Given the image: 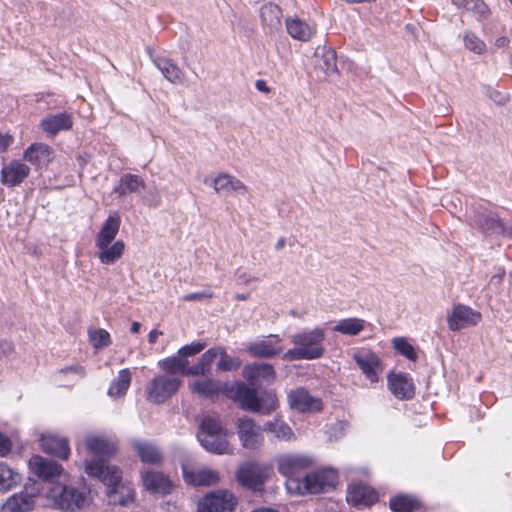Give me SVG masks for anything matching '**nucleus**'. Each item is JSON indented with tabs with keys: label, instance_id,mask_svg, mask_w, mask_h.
I'll use <instances>...</instances> for the list:
<instances>
[{
	"label": "nucleus",
	"instance_id": "obj_33",
	"mask_svg": "<svg viewBox=\"0 0 512 512\" xmlns=\"http://www.w3.org/2000/svg\"><path fill=\"white\" fill-rule=\"evenodd\" d=\"M142 482L144 487L151 492L167 494L171 490L170 480L160 472H146L142 476Z\"/></svg>",
	"mask_w": 512,
	"mask_h": 512
},
{
	"label": "nucleus",
	"instance_id": "obj_64",
	"mask_svg": "<svg viewBox=\"0 0 512 512\" xmlns=\"http://www.w3.org/2000/svg\"><path fill=\"white\" fill-rule=\"evenodd\" d=\"M284 246H285V238H280L275 245V249L282 250L284 248Z\"/></svg>",
	"mask_w": 512,
	"mask_h": 512
},
{
	"label": "nucleus",
	"instance_id": "obj_35",
	"mask_svg": "<svg viewBox=\"0 0 512 512\" xmlns=\"http://www.w3.org/2000/svg\"><path fill=\"white\" fill-rule=\"evenodd\" d=\"M145 188L144 180L135 174H124L114 192L119 196H125L131 193H138L141 189Z\"/></svg>",
	"mask_w": 512,
	"mask_h": 512
},
{
	"label": "nucleus",
	"instance_id": "obj_49",
	"mask_svg": "<svg viewBox=\"0 0 512 512\" xmlns=\"http://www.w3.org/2000/svg\"><path fill=\"white\" fill-rule=\"evenodd\" d=\"M477 15L480 19L487 18L491 11L483 0H470L468 10Z\"/></svg>",
	"mask_w": 512,
	"mask_h": 512
},
{
	"label": "nucleus",
	"instance_id": "obj_51",
	"mask_svg": "<svg viewBox=\"0 0 512 512\" xmlns=\"http://www.w3.org/2000/svg\"><path fill=\"white\" fill-rule=\"evenodd\" d=\"M218 351V347H214L202 354L198 363L204 368V370H206L207 373L210 371L212 362L218 356Z\"/></svg>",
	"mask_w": 512,
	"mask_h": 512
},
{
	"label": "nucleus",
	"instance_id": "obj_22",
	"mask_svg": "<svg viewBox=\"0 0 512 512\" xmlns=\"http://www.w3.org/2000/svg\"><path fill=\"white\" fill-rule=\"evenodd\" d=\"M388 385L392 394L398 399H411L415 394L413 379L407 373L389 375Z\"/></svg>",
	"mask_w": 512,
	"mask_h": 512
},
{
	"label": "nucleus",
	"instance_id": "obj_15",
	"mask_svg": "<svg viewBox=\"0 0 512 512\" xmlns=\"http://www.w3.org/2000/svg\"><path fill=\"white\" fill-rule=\"evenodd\" d=\"M31 471L47 482H55L64 475V469L57 462L36 455L29 460Z\"/></svg>",
	"mask_w": 512,
	"mask_h": 512
},
{
	"label": "nucleus",
	"instance_id": "obj_24",
	"mask_svg": "<svg viewBox=\"0 0 512 512\" xmlns=\"http://www.w3.org/2000/svg\"><path fill=\"white\" fill-rule=\"evenodd\" d=\"M40 445L44 452L66 460L70 455L68 440L56 434H42Z\"/></svg>",
	"mask_w": 512,
	"mask_h": 512
},
{
	"label": "nucleus",
	"instance_id": "obj_32",
	"mask_svg": "<svg viewBox=\"0 0 512 512\" xmlns=\"http://www.w3.org/2000/svg\"><path fill=\"white\" fill-rule=\"evenodd\" d=\"M34 506V495L27 492L14 494L3 504L1 512H29Z\"/></svg>",
	"mask_w": 512,
	"mask_h": 512
},
{
	"label": "nucleus",
	"instance_id": "obj_13",
	"mask_svg": "<svg viewBox=\"0 0 512 512\" xmlns=\"http://www.w3.org/2000/svg\"><path fill=\"white\" fill-rule=\"evenodd\" d=\"M480 320V312L463 304L454 305L451 313H449L447 317L448 327L451 331H459L470 326H475Z\"/></svg>",
	"mask_w": 512,
	"mask_h": 512
},
{
	"label": "nucleus",
	"instance_id": "obj_40",
	"mask_svg": "<svg viewBox=\"0 0 512 512\" xmlns=\"http://www.w3.org/2000/svg\"><path fill=\"white\" fill-rule=\"evenodd\" d=\"M132 380L131 372L128 368H124L119 371L117 378H115L108 390V394L111 397L123 396L128 390Z\"/></svg>",
	"mask_w": 512,
	"mask_h": 512
},
{
	"label": "nucleus",
	"instance_id": "obj_43",
	"mask_svg": "<svg viewBox=\"0 0 512 512\" xmlns=\"http://www.w3.org/2000/svg\"><path fill=\"white\" fill-rule=\"evenodd\" d=\"M159 367L169 374H184L185 367L188 365V360L182 356H172L160 360L158 362Z\"/></svg>",
	"mask_w": 512,
	"mask_h": 512
},
{
	"label": "nucleus",
	"instance_id": "obj_45",
	"mask_svg": "<svg viewBox=\"0 0 512 512\" xmlns=\"http://www.w3.org/2000/svg\"><path fill=\"white\" fill-rule=\"evenodd\" d=\"M89 341L96 349L107 347L111 343L110 334L102 328L90 329L88 331Z\"/></svg>",
	"mask_w": 512,
	"mask_h": 512
},
{
	"label": "nucleus",
	"instance_id": "obj_36",
	"mask_svg": "<svg viewBox=\"0 0 512 512\" xmlns=\"http://www.w3.org/2000/svg\"><path fill=\"white\" fill-rule=\"evenodd\" d=\"M99 260L102 264L110 265L120 259L125 250V244L122 240L115 241L114 243L98 246Z\"/></svg>",
	"mask_w": 512,
	"mask_h": 512
},
{
	"label": "nucleus",
	"instance_id": "obj_54",
	"mask_svg": "<svg viewBox=\"0 0 512 512\" xmlns=\"http://www.w3.org/2000/svg\"><path fill=\"white\" fill-rule=\"evenodd\" d=\"M207 372L204 370V368L199 364H195L191 367H188V365L185 367L184 374L186 376H204Z\"/></svg>",
	"mask_w": 512,
	"mask_h": 512
},
{
	"label": "nucleus",
	"instance_id": "obj_7",
	"mask_svg": "<svg viewBox=\"0 0 512 512\" xmlns=\"http://www.w3.org/2000/svg\"><path fill=\"white\" fill-rule=\"evenodd\" d=\"M226 396L237 401L243 410L262 412V402L257 395L256 386H248L243 382H236L226 387Z\"/></svg>",
	"mask_w": 512,
	"mask_h": 512
},
{
	"label": "nucleus",
	"instance_id": "obj_47",
	"mask_svg": "<svg viewBox=\"0 0 512 512\" xmlns=\"http://www.w3.org/2000/svg\"><path fill=\"white\" fill-rule=\"evenodd\" d=\"M394 349L405 356L409 360L415 361L417 359V353L414 347L403 337H397L392 340Z\"/></svg>",
	"mask_w": 512,
	"mask_h": 512
},
{
	"label": "nucleus",
	"instance_id": "obj_59",
	"mask_svg": "<svg viewBox=\"0 0 512 512\" xmlns=\"http://www.w3.org/2000/svg\"><path fill=\"white\" fill-rule=\"evenodd\" d=\"M255 87L257 90L263 93H269L270 88L267 86L266 82L264 80H257L255 83Z\"/></svg>",
	"mask_w": 512,
	"mask_h": 512
},
{
	"label": "nucleus",
	"instance_id": "obj_10",
	"mask_svg": "<svg viewBox=\"0 0 512 512\" xmlns=\"http://www.w3.org/2000/svg\"><path fill=\"white\" fill-rule=\"evenodd\" d=\"M467 219L471 226L486 234H500L504 230L501 220L481 205L471 206L467 211Z\"/></svg>",
	"mask_w": 512,
	"mask_h": 512
},
{
	"label": "nucleus",
	"instance_id": "obj_23",
	"mask_svg": "<svg viewBox=\"0 0 512 512\" xmlns=\"http://www.w3.org/2000/svg\"><path fill=\"white\" fill-rule=\"evenodd\" d=\"M363 374L371 381L377 382L378 375L382 372V365L379 357L373 352H357L353 356Z\"/></svg>",
	"mask_w": 512,
	"mask_h": 512
},
{
	"label": "nucleus",
	"instance_id": "obj_27",
	"mask_svg": "<svg viewBox=\"0 0 512 512\" xmlns=\"http://www.w3.org/2000/svg\"><path fill=\"white\" fill-rule=\"evenodd\" d=\"M189 386L193 393H196L201 397L213 400L217 398L221 393L226 395V387H229L230 384H223L218 380L209 378L194 381Z\"/></svg>",
	"mask_w": 512,
	"mask_h": 512
},
{
	"label": "nucleus",
	"instance_id": "obj_2",
	"mask_svg": "<svg viewBox=\"0 0 512 512\" xmlns=\"http://www.w3.org/2000/svg\"><path fill=\"white\" fill-rule=\"evenodd\" d=\"M86 473L99 479L108 487L107 495L110 504L125 506L133 501L134 491L129 486L121 484V472L118 467L98 461L88 464Z\"/></svg>",
	"mask_w": 512,
	"mask_h": 512
},
{
	"label": "nucleus",
	"instance_id": "obj_50",
	"mask_svg": "<svg viewBox=\"0 0 512 512\" xmlns=\"http://www.w3.org/2000/svg\"><path fill=\"white\" fill-rule=\"evenodd\" d=\"M206 346L205 342H193L191 344L185 345L178 350V355L182 356L184 359L188 356H194L200 353Z\"/></svg>",
	"mask_w": 512,
	"mask_h": 512
},
{
	"label": "nucleus",
	"instance_id": "obj_61",
	"mask_svg": "<svg viewBox=\"0 0 512 512\" xmlns=\"http://www.w3.org/2000/svg\"><path fill=\"white\" fill-rule=\"evenodd\" d=\"M452 3L458 7L468 10V5L470 4V0H452Z\"/></svg>",
	"mask_w": 512,
	"mask_h": 512
},
{
	"label": "nucleus",
	"instance_id": "obj_25",
	"mask_svg": "<svg viewBox=\"0 0 512 512\" xmlns=\"http://www.w3.org/2000/svg\"><path fill=\"white\" fill-rule=\"evenodd\" d=\"M54 155L53 149L45 143H33L25 151L23 158L37 169L46 167Z\"/></svg>",
	"mask_w": 512,
	"mask_h": 512
},
{
	"label": "nucleus",
	"instance_id": "obj_53",
	"mask_svg": "<svg viewBox=\"0 0 512 512\" xmlns=\"http://www.w3.org/2000/svg\"><path fill=\"white\" fill-rule=\"evenodd\" d=\"M12 449L11 440L0 432V457L6 456Z\"/></svg>",
	"mask_w": 512,
	"mask_h": 512
},
{
	"label": "nucleus",
	"instance_id": "obj_37",
	"mask_svg": "<svg viewBox=\"0 0 512 512\" xmlns=\"http://www.w3.org/2000/svg\"><path fill=\"white\" fill-rule=\"evenodd\" d=\"M286 29L292 38L303 42L308 41L313 34L312 28L298 18H287Z\"/></svg>",
	"mask_w": 512,
	"mask_h": 512
},
{
	"label": "nucleus",
	"instance_id": "obj_55",
	"mask_svg": "<svg viewBox=\"0 0 512 512\" xmlns=\"http://www.w3.org/2000/svg\"><path fill=\"white\" fill-rule=\"evenodd\" d=\"M67 373H74V374L78 375L80 378H83L86 375L85 368L81 365H73V366L65 367L59 371L60 375L67 374Z\"/></svg>",
	"mask_w": 512,
	"mask_h": 512
},
{
	"label": "nucleus",
	"instance_id": "obj_3",
	"mask_svg": "<svg viewBox=\"0 0 512 512\" xmlns=\"http://www.w3.org/2000/svg\"><path fill=\"white\" fill-rule=\"evenodd\" d=\"M228 436L219 415L208 413L203 416L197 437L205 450L214 454H232L233 447Z\"/></svg>",
	"mask_w": 512,
	"mask_h": 512
},
{
	"label": "nucleus",
	"instance_id": "obj_18",
	"mask_svg": "<svg viewBox=\"0 0 512 512\" xmlns=\"http://www.w3.org/2000/svg\"><path fill=\"white\" fill-rule=\"evenodd\" d=\"M30 168L21 160H12L1 169V183L6 187H15L29 176Z\"/></svg>",
	"mask_w": 512,
	"mask_h": 512
},
{
	"label": "nucleus",
	"instance_id": "obj_20",
	"mask_svg": "<svg viewBox=\"0 0 512 512\" xmlns=\"http://www.w3.org/2000/svg\"><path fill=\"white\" fill-rule=\"evenodd\" d=\"M87 449L96 457H99L98 460L86 462V465L90 463H96L98 461H103L105 465L106 461L105 457H111L117 451V444L113 440L104 437V436H88L86 439ZM87 466H85V469Z\"/></svg>",
	"mask_w": 512,
	"mask_h": 512
},
{
	"label": "nucleus",
	"instance_id": "obj_38",
	"mask_svg": "<svg viewBox=\"0 0 512 512\" xmlns=\"http://www.w3.org/2000/svg\"><path fill=\"white\" fill-rule=\"evenodd\" d=\"M154 64L171 83H180L182 81L183 72L172 60L168 58H157L154 60Z\"/></svg>",
	"mask_w": 512,
	"mask_h": 512
},
{
	"label": "nucleus",
	"instance_id": "obj_4",
	"mask_svg": "<svg viewBox=\"0 0 512 512\" xmlns=\"http://www.w3.org/2000/svg\"><path fill=\"white\" fill-rule=\"evenodd\" d=\"M337 482V474L333 469H324L303 475L301 479L286 481V488L295 494H317L327 487L334 486Z\"/></svg>",
	"mask_w": 512,
	"mask_h": 512
},
{
	"label": "nucleus",
	"instance_id": "obj_42",
	"mask_svg": "<svg viewBox=\"0 0 512 512\" xmlns=\"http://www.w3.org/2000/svg\"><path fill=\"white\" fill-rule=\"evenodd\" d=\"M263 430L272 433L276 438L280 440L292 441L295 439V434L292 429L281 420L267 422Z\"/></svg>",
	"mask_w": 512,
	"mask_h": 512
},
{
	"label": "nucleus",
	"instance_id": "obj_12",
	"mask_svg": "<svg viewBox=\"0 0 512 512\" xmlns=\"http://www.w3.org/2000/svg\"><path fill=\"white\" fill-rule=\"evenodd\" d=\"M278 471L289 481L291 479H301L302 472L307 469L311 460L309 457L297 454H283L276 457Z\"/></svg>",
	"mask_w": 512,
	"mask_h": 512
},
{
	"label": "nucleus",
	"instance_id": "obj_5",
	"mask_svg": "<svg viewBox=\"0 0 512 512\" xmlns=\"http://www.w3.org/2000/svg\"><path fill=\"white\" fill-rule=\"evenodd\" d=\"M49 498L61 510L81 509L86 500V489L72 485H55L49 491Z\"/></svg>",
	"mask_w": 512,
	"mask_h": 512
},
{
	"label": "nucleus",
	"instance_id": "obj_8",
	"mask_svg": "<svg viewBox=\"0 0 512 512\" xmlns=\"http://www.w3.org/2000/svg\"><path fill=\"white\" fill-rule=\"evenodd\" d=\"M237 498L228 490H216L206 494L198 503L197 512H233Z\"/></svg>",
	"mask_w": 512,
	"mask_h": 512
},
{
	"label": "nucleus",
	"instance_id": "obj_31",
	"mask_svg": "<svg viewBox=\"0 0 512 512\" xmlns=\"http://www.w3.org/2000/svg\"><path fill=\"white\" fill-rule=\"evenodd\" d=\"M120 217L118 215H110L104 222L99 233L95 239V246H105L114 243L119 228H120Z\"/></svg>",
	"mask_w": 512,
	"mask_h": 512
},
{
	"label": "nucleus",
	"instance_id": "obj_19",
	"mask_svg": "<svg viewBox=\"0 0 512 512\" xmlns=\"http://www.w3.org/2000/svg\"><path fill=\"white\" fill-rule=\"evenodd\" d=\"M242 374L251 386H258L262 381L272 383L276 378L274 367L264 362L246 365Z\"/></svg>",
	"mask_w": 512,
	"mask_h": 512
},
{
	"label": "nucleus",
	"instance_id": "obj_62",
	"mask_svg": "<svg viewBox=\"0 0 512 512\" xmlns=\"http://www.w3.org/2000/svg\"><path fill=\"white\" fill-rule=\"evenodd\" d=\"M141 325L139 322L134 321L131 325V333L136 334L140 331Z\"/></svg>",
	"mask_w": 512,
	"mask_h": 512
},
{
	"label": "nucleus",
	"instance_id": "obj_28",
	"mask_svg": "<svg viewBox=\"0 0 512 512\" xmlns=\"http://www.w3.org/2000/svg\"><path fill=\"white\" fill-rule=\"evenodd\" d=\"M378 500V493L364 484L351 485L348 488L347 501L354 505H371Z\"/></svg>",
	"mask_w": 512,
	"mask_h": 512
},
{
	"label": "nucleus",
	"instance_id": "obj_56",
	"mask_svg": "<svg viewBox=\"0 0 512 512\" xmlns=\"http://www.w3.org/2000/svg\"><path fill=\"white\" fill-rule=\"evenodd\" d=\"M504 275L505 270L503 268H499L497 273L490 278L489 285L498 288L503 281Z\"/></svg>",
	"mask_w": 512,
	"mask_h": 512
},
{
	"label": "nucleus",
	"instance_id": "obj_34",
	"mask_svg": "<svg viewBox=\"0 0 512 512\" xmlns=\"http://www.w3.org/2000/svg\"><path fill=\"white\" fill-rule=\"evenodd\" d=\"M184 476L188 483L193 485L210 486L219 482V473L215 470L204 468L197 471L188 472L184 470Z\"/></svg>",
	"mask_w": 512,
	"mask_h": 512
},
{
	"label": "nucleus",
	"instance_id": "obj_60",
	"mask_svg": "<svg viewBox=\"0 0 512 512\" xmlns=\"http://www.w3.org/2000/svg\"><path fill=\"white\" fill-rule=\"evenodd\" d=\"M160 335H162V332H161V331L156 330V329L152 330V331L149 333V336H148V341H149V343H150V344H154V343H156V341H157V339H158V337H159Z\"/></svg>",
	"mask_w": 512,
	"mask_h": 512
},
{
	"label": "nucleus",
	"instance_id": "obj_6",
	"mask_svg": "<svg viewBox=\"0 0 512 512\" xmlns=\"http://www.w3.org/2000/svg\"><path fill=\"white\" fill-rule=\"evenodd\" d=\"M270 468L256 461L243 463L236 472L237 481L244 487L258 490L269 477Z\"/></svg>",
	"mask_w": 512,
	"mask_h": 512
},
{
	"label": "nucleus",
	"instance_id": "obj_58",
	"mask_svg": "<svg viewBox=\"0 0 512 512\" xmlns=\"http://www.w3.org/2000/svg\"><path fill=\"white\" fill-rule=\"evenodd\" d=\"M13 351V345L8 341L0 342V358L3 356H8Z\"/></svg>",
	"mask_w": 512,
	"mask_h": 512
},
{
	"label": "nucleus",
	"instance_id": "obj_16",
	"mask_svg": "<svg viewBox=\"0 0 512 512\" xmlns=\"http://www.w3.org/2000/svg\"><path fill=\"white\" fill-rule=\"evenodd\" d=\"M247 352L252 357L274 358L283 352L281 338L278 335H269L262 339H257L247 345Z\"/></svg>",
	"mask_w": 512,
	"mask_h": 512
},
{
	"label": "nucleus",
	"instance_id": "obj_48",
	"mask_svg": "<svg viewBox=\"0 0 512 512\" xmlns=\"http://www.w3.org/2000/svg\"><path fill=\"white\" fill-rule=\"evenodd\" d=\"M464 42L466 48L478 54L482 53L486 47L485 43L473 33H466L464 36Z\"/></svg>",
	"mask_w": 512,
	"mask_h": 512
},
{
	"label": "nucleus",
	"instance_id": "obj_17",
	"mask_svg": "<svg viewBox=\"0 0 512 512\" xmlns=\"http://www.w3.org/2000/svg\"><path fill=\"white\" fill-rule=\"evenodd\" d=\"M288 402L292 409L299 412H318L322 409L320 398L313 397L304 388H298L290 391Z\"/></svg>",
	"mask_w": 512,
	"mask_h": 512
},
{
	"label": "nucleus",
	"instance_id": "obj_29",
	"mask_svg": "<svg viewBox=\"0 0 512 512\" xmlns=\"http://www.w3.org/2000/svg\"><path fill=\"white\" fill-rule=\"evenodd\" d=\"M260 19L265 30L278 31L282 26V10L274 3H266L260 8Z\"/></svg>",
	"mask_w": 512,
	"mask_h": 512
},
{
	"label": "nucleus",
	"instance_id": "obj_14",
	"mask_svg": "<svg viewBox=\"0 0 512 512\" xmlns=\"http://www.w3.org/2000/svg\"><path fill=\"white\" fill-rule=\"evenodd\" d=\"M315 72L320 81L338 73L336 51L325 45L315 49Z\"/></svg>",
	"mask_w": 512,
	"mask_h": 512
},
{
	"label": "nucleus",
	"instance_id": "obj_11",
	"mask_svg": "<svg viewBox=\"0 0 512 512\" xmlns=\"http://www.w3.org/2000/svg\"><path fill=\"white\" fill-rule=\"evenodd\" d=\"M237 434L243 448L257 450L264 443L263 429L249 417L239 418L237 421Z\"/></svg>",
	"mask_w": 512,
	"mask_h": 512
},
{
	"label": "nucleus",
	"instance_id": "obj_39",
	"mask_svg": "<svg viewBox=\"0 0 512 512\" xmlns=\"http://www.w3.org/2000/svg\"><path fill=\"white\" fill-rule=\"evenodd\" d=\"M367 322L360 318H346L338 321L333 327V331L348 336H356L360 334L366 327Z\"/></svg>",
	"mask_w": 512,
	"mask_h": 512
},
{
	"label": "nucleus",
	"instance_id": "obj_41",
	"mask_svg": "<svg viewBox=\"0 0 512 512\" xmlns=\"http://www.w3.org/2000/svg\"><path fill=\"white\" fill-rule=\"evenodd\" d=\"M22 481V476L8 465L0 463V491H9Z\"/></svg>",
	"mask_w": 512,
	"mask_h": 512
},
{
	"label": "nucleus",
	"instance_id": "obj_44",
	"mask_svg": "<svg viewBox=\"0 0 512 512\" xmlns=\"http://www.w3.org/2000/svg\"><path fill=\"white\" fill-rule=\"evenodd\" d=\"M418 503L407 495H399L390 500V508L393 512H412Z\"/></svg>",
	"mask_w": 512,
	"mask_h": 512
},
{
	"label": "nucleus",
	"instance_id": "obj_21",
	"mask_svg": "<svg viewBox=\"0 0 512 512\" xmlns=\"http://www.w3.org/2000/svg\"><path fill=\"white\" fill-rule=\"evenodd\" d=\"M41 129L48 136H56L62 131H69L73 127V117L68 112L49 114L40 122Z\"/></svg>",
	"mask_w": 512,
	"mask_h": 512
},
{
	"label": "nucleus",
	"instance_id": "obj_26",
	"mask_svg": "<svg viewBox=\"0 0 512 512\" xmlns=\"http://www.w3.org/2000/svg\"><path fill=\"white\" fill-rule=\"evenodd\" d=\"M130 445L143 463L156 465L162 462V453L152 442L136 438Z\"/></svg>",
	"mask_w": 512,
	"mask_h": 512
},
{
	"label": "nucleus",
	"instance_id": "obj_1",
	"mask_svg": "<svg viewBox=\"0 0 512 512\" xmlns=\"http://www.w3.org/2000/svg\"><path fill=\"white\" fill-rule=\"evenodd\" d=\"M325 330L321 327L304 329L290 337L293 348L287 350L282 358L287 361L316 360L325 354Z\"/></svg>",
	"mask_w": 512,
	"mask_h": 512
},
{
	"label": "nucleus",
	"instance_id": "obj_30",
	"mask_svg": "<svg viewBox=\"0 0 512 512\" xmlns=\"http://www.w3.org/2000/svg\"><path fill=\"white\" fill-rule=\"evenodd\" d=\"M213 188L219 194L229 195L232 192H246V185L237 179L236 177L227 174L220 173L213 180Z\"/></svg>",
	"mask_w": 512,
	"mask_h": 512
},
{
	"label": "nucleus",
	"instance_id": "obj_46",
	"mask_svg": "<svg viewBox=\"0 0 512 512\" xmlns=\"http://www.w3.org/2000/svg\"><path fill=\"white\" fill-rule=\"evenodd\" d=\"M218 356L220 360L217 364V369L221 371L237 370L241 366L239 358L229 356L223 347H218Z\"/></svg>",
	"mask_w": 512,
	"mask_h": 512
},
{
	"label": "nucleus",
	"instance_id": "obj_9",
	"mask_svg": "<svg viewBox=\"0 0 512 512\" xmlns=\"http://www.w3.org/2000/svg\"><path fill=\"white\" fill-rule=\"evenodd\" d=\"M182 381L174 376L158 375L148 384L147 399L160 404L177 392Z\"/></svg>",
	"mask_w": 512,
	"mask_h": 512
},
{
	"label": "nucleus",
	"instance_id": "obj_52",
	"mask_svg": "<svg viewBox=\"0 0 512 512\" xmlns=\"http://www.w3.org/2000/svg\"><path fill=\"white\" fill-rule=\"evenodd\" d=\"M212 297H213V293L211 291H203V292L187 294L182 298V300L183 301H201V300L209 299Z\"/></svg>",
	"mask_w": 512,
	"mask_h": 512
},
{
	"label": "nucleus",
	"instance_id": "obj_57",
	"mask_svg": "<svg viewBox=\"0 0 512 512\" xmlns=\"http://www.w3.org/2000/svg\"><path fill=\"white\" fill-rule=\"evenodd\" d=\"M13 143V138L8 134L0 132V153H4Z\"/></svg>",
	"mask_w": 512,
	"mask_h": 512
},
{
	"label": "nucleus",
	"instance_id": "obj_63",
	"mask_svg": "<svg viewBox=\"0 0 512 512\" xmlns=\"http://www.w3.org/2000/svg\"><path fill=\"white\" fill-rule=\"evenodd\" d=\"M508 43V39L505 37H500L496 40V46L498 47H504Z\"/></svg>",
	"mask_w": 512,
	"mask_h": 512
}]
</instances>
